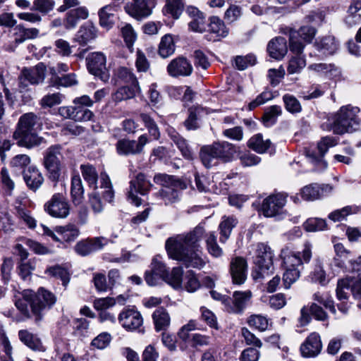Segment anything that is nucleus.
Here are the masks:
<instances>
[{"mask_svg": "<svg viewBox=\"0 0 361 361\" xmlns=\"http://www.w3.org/2000/svg\"><path fill=\"white\" fill-rule=\"evenodd\" d=\"M140 117L143 122L145 126L148 130L149 133L151 136L153 137L154 139L157 140L159 138L160 133L159 128L154 121V119L148 114L142 113L140 115Z\"/></svg>", "mask_w": 361, "mask_h": 361, "instance_id": "obj_49", "label": "nucleus"}, {"mask_svg": "<svg viewBox=\"0 0 361 361\" xmlns=\"http://www.w3.org/2000/svg\"><path fill=\"white\" fill-rule=\"evenodd\" d=\"M283 101L285 104L286 109L292 113H299L302 110L300 102L293 95L286 94L283 97Z\"/></svg>", "mask_w": 361, "mask_h": 361, "instance_id": "obj_57", "label": "nucleus"}, {"mask_svg": "<svg viewBox=\"0 0 361 361\" xmlns=\"http://www.w3.org/2000/svg\"><path fill=\"white\" fill-rule=\"evenodd\" d=\"M47 273L54 277L60 279L64 286H66L69 282V276L67 270L60 266H54L49 268L47 270Z\"/></svg>", "mask_w": 361, "mask_h": 361, "instance_id": "obj_60", "label": "nucleus"}, {"mask_svg": "<svg viewBox=\"0 0 361 361\" xmlns=\"http://www.w3.org/2000/svg\"><path fill=\"white\" fill-rule=\"evenodd\" d=\"M207 247L209 253L214 257H221L223 254L222 249L219 246L216 236L214 232H210L206 236Z\"/></svg>", "mask_w": 361, "mask_h": 361, "instance_id": "obj_47", "label": "nucleus"}, {"mask_svg": "<svg viewBox=\"0 0 361 361\" xmlns=\"http://www.w3.org/2000/svg\"><path fill=\"white\" fill-rule=\"evenodd\" d=\"M229 271L233 284H243L247 279V263L245 259L242 257L232 258Z\"/></svg>", "mask_w": 361, "mask_h": 361, "instance_id": "obj_18", "label": "nucleus"}, {"mask_svg": "<svg viewBox=\"0 0 361 361\" xmlns=\"http://www.w3.org/2000/svg\"><path fill=\"white\" fill-rule=\"evenodd\" d=\"M322 348L319 335L313 332L310 334L300 346V352L303 357H314L317 356Z\"/></svg>", "mask_w": 361, "mask_h": 361, "instance_id": "obj_22", "label": "nucleus"}, {"mask_svg": "<svg viewBox=\"0 0 361 361\" xmlns=\"http://www.w3.org/2000/svg\"><path fill=\"white\" fill-rule=\"evenodd\" d=\"M88 17V11L85 7H78L71 10L66 15L63 25L66 29L74 28L80 19H86Z\"/></svg>", "mask_w": 361, "mask_h": 361, "instance_id": "obj_30", "label": "nucleus"}, {"mask_svg": "<svg viewBox=\"0 0 361 361\" xmlns=\"http://www.w3.org/2000/svg\"><path fill=\"white\" fill-rule=\"evenodd\" d=\"M247 146L259 154L271 152L274 150V146L270 140H264L262 134L253 135L248 140Z\"/></svg>", "mask_w": 361, "mask_h": 361, "instance_id": "obj_25", "label": "nucleus"}, {"mask_svg": "<svg viewBox=\"0 0 361 361\" xmlns=\"http://www.w3.org/2000/svg\"><path fill=\"white\" fill-rule=\"evenodd\" d=\"M281 113L282 110L280 106L274 105L267 108L262 117L264 125L267 127L274 125Z\"/></svg>", "mask_w": 361, "mask_h": 361, "instance_id": "obj_43", "label": "nucleus"}, {"mask_svg": "<svg viewBox=\"0 0 361 361\" xmlns=\"http://www.w3.org/2000/svg\"><path fill=\"white\" fill-rule=\"evenodd\" d=\"M39 121V117L32 112L24 114L20 117L17 130L14 133V137L18 140V145L31 148L42 142L43 139L36 133Z\"/></svg>", "mask_w": 361, "mask_h": 361, "instance_id": "obj_4", "label": "nucleus"}, {"mask_svg": "<svg viewBox=\"0 0 361 361\" xmlns=\"http://www.w3.org/2000/svg\"><path fill=\"white\" fill-rule=\"evenodd\" d=\"M97 36L96 27L91 23H86L82 25L77 32L74 40L80 45H86L90 41L94 39Z\"/></svg>", "mask_w": 361, "mask_h": 361, "instance_id": "obj_24", "label": "nucleus"}, {"mask_svg": "<svg viewBox=\"0 0 361 361\" xmlns=\"http://www.w3.org/2000/svg\"><path fill=\"white\" fill-rule=\"evenodd\" d=\"M23 178L27 187L34 191L37 190L44 181L43 176L35 167H29L27 170H25Z\"/></svg>", "mask_w": 361, "mask_h": 361, "instance_id": "obj_29", "label": "nucleus"}, {"mask_svg": "<svg viewBox=\"0 0 361 361\" xmlns=\"http://www.w3.org/2000/svg\"><path fill=\"white\" fill-rule=\"evenodd\" d=\"M183 269L180 267H174L169 273L168 271L164 281L175 288L181 287L183 279Z\"/></svg>", "mask_w": 361, "mask_h": 361, "instance_id": "obj_41", "label": "nucleus"}, {"mask_svg": "<svg viewBox=\"0 0 361 361\" xmlns=\"http://www.w3.org/2000/svg\"><path fill=\"white\" fill-rule=\"evenodd\" d=\"M285 272L283 274V284L286 289L295 283L300 276V269L295 268L284 267Z\"/></svg>", "mask_w": 361, "mask_h": 361, "instance_id": "obj_55", "label": "nucleus"}, {"mask_svg": "<svg viewBox=\"0 0 361 361\" xmlns=\"http://www.w3.org/2000/svg\"><path fill=\"white\" fill-rule=\"evenodd\" d=\"M113 8L111 6H106L99 11V24L102 27L109 29L113 25Z\"/></svg>", "mask_w": 361, "mask_h": 361, "instance_id": "obj_51", "label": "nucleus"}, {"mask_svg": "<svg viewBox=\"0 0 361 361\" xmlns=\"http://www.w3.org/2000/svg\"><path fill=\"white\" fill-rule=\"evenodd\" d=\"M71 195L75 204H79L82 202L84 197V189L79 176H75L72 178Z\"/></svg>", "mask_w": 361, "mask_h": 361, "instance_id": "obj_37", "label": "nucleus"}, {"mask_svg": "<svg viewBox=\"0 0 361 361\" xmlns=\"http://www.w3.org/2000/svg\"><path fill=\"white\" fill-rule=\"evenodd\" d=\"M309 277L312 282L319 283L322 286L327 283L326 274L319 260L316 261L313 270Z\"/></svg>", "mask_w": 361, "mask_h": 361, "instance_id": "obj_45", "label": "nucleus"}, {"mask_svg": "<svg viewBox=\"0 0 361 361\" xmlns=\"http://www.w3.org/2000/svg\"><path fill=\"white\" fill-rule=\"evenodd\" d=\"M269 56L276 59H282L288 51L287 42L284 37H276L272 39L267 45Z\"/></svg>", "mask_w": 361, "mask_h": 361, "instance_id": "obj_23", "label": "nucleus"}, {"mask_svg": "<svg viewBox=\"0 0 361 361\" xmlns=\"http://www.w3.org/2000/svg\"><path fill=\"white\" fill-rule=\"evenodd\" d=\"M303 226L308 232H315L325 229L326 223L323 219L310 218L304 223Z\"/></svg>", "mask_w": 361, "mask_h": 361, "instance_id": "obj_54", "label": "nucleus"}, {"mask_svg": "<svg viewBox=\"0 0 361 361\" xmlns=\"http://www.w3.org/2000/svg\"><path fill=\"white\" fill-rule=\"evenodd\" d=\"M55 302L54 295L44 288H40L37 293L31 290H25L22 293V297L16 300L15 305L23 315L30 317L29 304L36 322H38L42 319L44 312L49 310Z\"/></svg>", "mask_w": 361, "mask_h": 361, "instance_id": "obj_2", "label": "nucleus"}, {"mask_svg": "<svg viewBox=\"0 0 361 361\" xmlns=\"http://www.w3.org/2000/svg\"><path fill=\"white\" fill-rule=\"evenodd\" d=\"M62 97L63 96L60 93L48 94L42 98L40 104L43 108H51L60 104L62 102Z\"/></svg>", "mask_w": 361, "mask_h": 361, "instance_id": "obj_62", "label": "nucleus"}, {"mask_svg": "<svg viewBox=\"0 0 361 361\" xmlns=\"http://www.w3.org/2000/svg\"><path fill=\"white\" fill-rule=\"evenodd\" d=\"M204 233L203 226L199 225L189 233L168 238L165 247L169 257L180 262L187 268L204 267L206 262L199 243Z\"/></svg>", "mask_w": 361, "mask_h": 361, "instance_id": "obj_1", "label": "nucleus"}, {"mask_svg": "<svg viewBox=\"0 0 361 361\" xmlns=\"http://www.w3.org/2000/svg\"><path fill=\"white\" fill-rule=\"evenodd\" d=\"M306 66V60L304 55H295L291 57L287 68L289 74L300 73Z\"/></svg>", "mask_w": 361, "mask_h": 361, "instance_id": "obj_46", "label": "nucleus"}, {"mask_svg": "<svg viewBox=\"0 0 361 361\" xmlns=\"http://www.w3.org/2000/svg\"><path fill=\"white\" fill-rule=\"evenodd\" d=\"M247 323L251 327H254L260 331H264L269 326V320L266 317L254 314L251 315L247 320Z\"/></svg>", "mask_w": 361, "mask_h": 361, "instance_id": "obj_53", "label": "nucleus"}, {"mask_svg": "<svg viewBox=\"0 0 361 361\" xmlns=\"http://www.w3.org/2000/svg\"><path fill=\"white\" fill-rule=\"evenodd\" d=\"M357 212V207L353 206H347L341 209H337L329 214V218L334 221H341L350 214Z\"/></svg>", "mask_w": 361, "mask_h": 361, "instance_id": "obj_58", "label": "nucleus"}, {"mask_svg": "<svg viewBox=\"0 0 361 361\" xmlns=\"http://www.w3.org/2000/svg\"><path fill=\"white\" fill-rule=\"evenodd\" d=\"M39 31L37 28H26L22 25H18L14 28L15 41L22 43L27 39H32L38 37Z\"/></svg>", "mask_w": 361, "mask_h": 361, "instance_id": "obj_33", "label": "nucleus"}, {"mask_svg": "<svg viewBox=\"0 0 361 361\" xmlns=\"http://www.w3.org/2000/svg\"><path fill=\"white\" fill-rule=\"evenodd\" d=\"M118 321L127 331H140L143 324V318L140 312L135 307L124 308L118 315Z\"/></svg>", "mask_w": 361, "mask_h": 361, "instance_id": "obj_11", "label": "nucleus"}, {"mask_svg": "<svg viewBox=\"0 0 361 361\" xmlns=\"http://www.w3.org/2000/svg\"><path fill=\"white\" fill-rule=\"evenodd\" d=\"M255 255L256 269L252 273L254 279L268 276L274 269V253L271 247L266 243H259L255 245Z\"/></svg>", "mask_w": 361, "mask_h": 361, "instance_id": "obj_6", "label": "nucleus"}, {"mask_svg": "<svg viewBox=\"0 0 361 361\" xmlns=\"http://www.w3.org/2000/svg\"><path fill=\"white\" fill-rule=\"evenodd\" d=\"M139 92H140L139 85L123 86L112 94V99L115 102H121L134 97L135 94Z\"/></svg>", "mask_w": 361, "mask_h": 361, "instance_id": "obj_36", "label": "nucleus"}, {"mask_svg": "<svg viewBox=\"0 0 361 361\" xmlns=\"http://www.w3.org/2000/svg\"><path fill=\"white\" fill-rule=\"evenodd\" d=\"M252 298V293L249 290L233 292V297L230 298L229 305H228V312L242 314L250 303Z\"/></svg>", "mask_w": 361, "mask_h": 361, "instance_id": "obj_20", "label": "nucleus"}, {"mask_svg": "<svg viewBox=\"0 0 361 361\" xmlns=\"http://www.w3.org/2000/svg\"><path fill=\"white\" fill-rule=\"evenodd\" d=\"M152 187V184L147 180L143 173H139L137 175L135 180H132L130 182V188L128 192V198L131 202L136 206H139L141 204L140 199L136 195L139 193L142 195L147 194Z\"/></svg>", "mask_w": 361, "mask_h": 361, "instance_id": "obj_15", "label": "nucleus"}, {"mask_svg": "<svg viewBox=\"0 0 361 361\" xmlns=\"http://www.w3.org/2000/svg\"><path fill=\"white\" fill-rule=\"evenodd\" d=\"M345 23L348 27H353L361 23V0H353L350 3Z\"/></svg>", "mask_w": 361, "mask_h": 361, "instance_id": "obj_28", "label": "nucleus"}, {"mask_svg": "<svg viewBox=\"0 0 361 361\" xmlns=\"http://www.w3.org/2000/svg\"><path fill=\"white\" fill-rule=\"evenodd\" d=\"M209 28L212 32L219 37H225L228 34V30L224 25V23L216 16L210 18Z\"/></svg>", "mask_w": 361, "mask_h": 361, "instance_id": "obj_42", "label": "nucleus"}, {"mask_svg": "<svg viewBox=\"0 0 361 361\" xmlns=\"http://www.w3.org/2000/svg\"><path fill=\"white\" fill-rule=\"evenodd\" d=\"M165 7L168 13L178 19L183 11L184 4L183 0H166Z\"/></svg>", "mask_w": 361, "mask_h": 361, "instance_id": "obj_50", "label": "nucleus"}, {"mask_svg": "<svg viewBox=\"0 0 361 361\" xmlns=\"http://www.w3.org/2000/svg\"><path fill=\"white\" fill-rule=\"evenodd\" d=\"M169 135L171 137V140L174 142V144L180 151L183 157L186 159L192 160L193 159L194 154L189 147L187 140L180 136L174 130L169 131Z\"/></svg>", "mask_w": 361, "mask_h": 361, "instance_id": "obj_31", "label": "nucleus"}, {"mask_svg": "<svg viewBox=\"0 0 361 361\" xmlns=\"http://www.w3.org/2000/svg\"><path fill=\"white\" fill-rule=\"evenodd\" d=\"M147 142L148 138L146 135H140L137 141L121 139L116 145V152L118 154L125 156L138 154L143 151Z\"/></svg>", "mask_w": 361, "mask_h": 361, "instance_id": "obj_14", "label": "nucleus"}, {"mask_svg": "<svg viewBox=\"0 0 361 361\" xmlns=\"http://www.w3.org/2000/svg\"><path fill=\"white\" fill-rule=\"evenodd\" d=\"M360 109L346 105L341 106L329 119L331 130L334 134L352 133L357 130L360 124Z\"/></svg>", "mask_w": 361, "mask_h": 361, "instance_id": "obj_3", "label": "nucleus"}, {"mask_svg": "<svg viewBox=\"0 0 361 361\" xmlns=\"http://www.w3.org/2000/svg\"><path fill=\"white\" fill-rule=\"evenodd\" d=\"M337 145V140L330 136H326L321 139L317 144V149L319 156L308 154V157L312 164L315 165L316 170L320 171L325 169L327 167L326 161L323 159V157L330 147H334Z\"/></svg>", "mask_w": 361, "mask_h": 361, "instance_id": "obj_17", "label": "nucleus"}, {"mask_svg": "<svg viewBox=\"0 0 361 361\" xmlns=\"http://www.w3.org/2000/svg\"><path fill=\"white\" fill-rule=\"evenodd\" d=\"M238 224V219L233 216H223L219 225L220 242L224 243L230 237L233 229Z\"/></svg>", "mask_w": 361, "mask_h": 361, "instance_id": "obj_26", "label": "nucleus"}, {"mask_svg": "<svg viewBox=\"0 0 361 361\" xmlns=\"http://www.w3.org/2000/svg\"><path fill=\"white\" fill-rule=\"evenodd\" d=\"M87 68L90 73L106 82L109 78L106 68V59L102 52H93L86 58Z\"/></svg>", "mask_w": 361, "mask_h": 361, "instance_id": "obj_10", "label": "nucleus"}, {"mask_svg": "<svg viewBox=\"0 0 361 361\" xmlns=\"http://www.w3.org/2000/svg\"><path fill=\"white\" fill-rule=\"evenodd\" d=\"M152 319L157 331L166 330L170 324V317L167 311L162 308H157L152 314Z\"/></svg>", "mask_w": 361, "mask_h": 361, "instance_id": "obj_34", "label": "nucleus"}, {"mask_svg": "<svg viewBox=\"0 0 361 361\" xmlns=\"http://www.w3.org/2000/svg\"><path fill=\"white\" fill-rule=\"evenodd\" d=\"M287 195L277 193L268 196L262 204V212L266 217H274L281 214L286 203Z\"/></svg>", "mask_w": 361, "mask_h": 361, "instance_id": "obj_13", "label": "nucleus"}, {"mask_svg": "<svg viewBox=\"0 0 361 361\" xmlns=\"http://www.w3.org/2000/svg\"><path fill=\"white\" fill-rule=\"evenodd\" d=\"M46 73V67L43 63H39L35 66L23 69L20 80V87H26L27 82L32 85H37L44 81Z\"/></svg>", "mask_w": 361, "mask_h": 361, "instance_id": "obj_16", "label": "nucleus"}, {"mask_svg": "<svg viewBox=\"0 0 361 361\" xmlns=\"http://www.w3.org/2000/svg\"><path fill=\"white\" fill-rule=\"evenodd\" d=\"M315 47L319 51L324 54H333L338 48V44L334 36L328 35L317 41Z\"/></svg>", "mask_w": 361, "mask_h": 361, "instance_id": "obj_35", "label": "nucleus"}, {"mask_svg": "<svg viewBox=\"0 0 361 361\" xmlns=\"http://www.w3.org/2000/svg\"><path fill=\"white\" fill-rule=\"evenodd\" d=\"M175 45L170 35H165L161 39L159 46V53L162 58H167L173 54Z\"/></svg>", "mask_w": 361, "mask_h": 361, "instance_id": "obj_40", "label": "nucleus"}, {"mask_svg": "<svg viewBox=\"0 0 361 361\" xmlns=\"http://www.w3.org/2000/svg\"><path fill=\"white\" fill-rule=\"evenodd\" d=\"M116 76L118 80L130 85H139L135 75L128 68L121 67L117 70Z\"/></svg>", "mask_w": 361, "mask_h": 361, "instance_id": "obj_56", "label": "nucleus"}, {"mask_svg": "<svg viewBox=\"0 0 361 361\" xmlns=\"http://www.w3.org/2000/svg\"><path fill=\"white\" fill-rule=\"evenodd\" d=\"M100 188L104 190L102 192L103 199L106 202H112L114 197V192L112 188V184L109 177L105 174L102 173L100 176Z\"/></svg>", "mask_w": 361, "mask_h": 361, "instance_id": "obj_44", "label": "nucleus"}, {"mask_svg": "<svg viewBox=\"0 0 361 361\" xmlns=\"http://www.w3.org/2000/svg\"><path fill=\"white\" fill-rule=\"evenodd\" d=\"M159 195L166 205L171 204L180 200V191L173 186H166L159 191Z\"/></svg>", "mask_w": 361, "mask_h": 361, "instance_id": "obj_39", "label": "nucleus"}, {"mask_svg": "<svg viewBox=\"0 0 361 361\" xmlns=\"http://www.w3.org/2000/svg\"><path fill=\"white\" fill-rule=\"evenodd\" d=\"M150 270H152V274L163 281L169 271L165 264L158 257H154L152 259Z\"/></svg>", "mask_w": 361, "mask_h": 361, "instance_id": "obj_61", "label": "nucleus"}, {"mask_svg": "<svg viewBox=\"0 0 361 361\" xmlns=\"http://www.w3.org/2000/svg\"><path fill=\"white\" fill-rule=\"evenodd\" d=\"M61 146L52 145L47 149L44 158V166L49 172V178L53 181L59 180L61 173Z\"/></svg>", "mask_w": 361, "mask_h": 361, "instance_id": "obj_8", "label": "nucleus"}, {"mask_svg": "<svg viewBox=\"0 0 361 361\" xmlns=\"http://www.w3.org/2000/svg\"><path fill=\"white\" fill-rule=\"evenodd\" d=\"M192 66L185 57H178L173 59L167 66L169 75L173 78L187 77L192 73Z\"/></svg>", "mask_w": 361, "mask_h": 361, "instance_id": "obj_21", "label": "nucleus"}, {"mask_svg": "<svg viewBox=\"0 0 361 361\" xmlns=\"http://www.w3.org/2000/svg\"><path fill=\"white\" fill-rule=\"evenodd\" d=\"M157 4V0H133L127 4L124 9L126 12L135 19L140 20L149 16Z\"/></svg>", "mask_w": 361, "mask_h": 361, "instance_id": "obj_12", "label": "nucleus"}, {"mask_svg": "<svg viewBox=\"0 0 361 361\" xmlns=\"http://www.w3.org/2000/svg\"><path fill=\"white\" fill-rule=\"evenodd\" d=\"M333 190L334 188L329 184L312 183L303 187L300 195L305 200L314 201L330 195Z\"/></svg>", "mask_w": 361, "mask_h": 361, "instance_id": "obj_19", "label": "nucleus"}, {"mask_svg": "<svg viewBox=\"0 0 361 361\" xmlns=\"http://www.w3.org/2000/svg\"><path fill=\"white\" fill-rule=\"evenodd\" d=\"M280 257L284 267L300 269L304 263H309L312 258V245L305 243L302 251H295L289 247L281 250Z\"/></svg>", "mask_w": 361, "mask_h": 361, "instance_id": "obj_7", "label": "nucleus"}, {"mask_svg": "<svg viewBox=\"0 0 361 361\" xmlns=\"http://www.w3.org/2000/svg\"><path fill=\"white\" fill-rule=\"evenodd\" d=\"M54 5L55 3L53 0H35L31 10L45 15L54 9Z\"/></svg>", "mask_w": 361, "mask_h": 361, "instance_id": "obj_59", "label": "nucleus"}, {"mask_svg": "<svg viewBox=\"0 0 361 361\" xmlns=\"http://www.w3.org/2000/svg\"><path fill=\"white\" fill-rule=\"evenodd\" d=\"M235 147L228 142H215L201 148L200 156L207 168L212 166L218 159L229 160L235 153Z\"/></svg>", "mask_w": 361, "mask_h": 361, "instance_id": "obj_5", "label": "nucleus"}, {"mask_svg": "<svg viewBox=\"0 0 361 361\" xmlns=\"http://www.w3.org/2000/svg\"><path fill=\"white\" fill-rule=\"evenodd\" d=\"M44 211L51 216L66 219L70 214V204L62 193L54 194L44 205Z\"/></svg>", "mask_w": 361, "mask_h": 361, "instance_id": "obj_9", "label": "nucleus"}, {"mask_svg": "<svg viewBox=\"0 0 361 361\" xmlns=\"http://www.w3.org/2000/svg\"><path fill=\"white\" fill-rule=\"evenodd\" d=\"M18 338L20 341L26 346L32 350L44 351L45 348L42 345L40 338L37 335L30 332L27 330L23 329L18 331Z\"/></svg>", "mask_w": 361, "mask_h": 361, "instance_id": "obj_27", "label": "nucleus"}, {"mask_svg": "<svg viewBox=\"0 0 361 361\" xmlns=\"http://www.w3.org/2000/svg\"><path fill=\"white\" fill-rule=\"evenodd\" d=\"M55 231L59 235L60 241L66 242L74 241L80 234L78 228L72 224L63 226H56Z\"/></svg>", "mask_w": 361, "mask_h": 361, "instance_id": "obj_32", "label": "nucleus"}, {"mask_svg": "<svg viewBox=\"0 0 361 361\" xmlns=\"http://www.w3.org/2000/svg\"><path fill=\"white\" fill-rule=\"evenodd\" d=\"M312 298L314 301L323 305L329 309L333 314H336V308L334 305V301L328 293H315Z\"/></svg>", "mask_w": 361, "mask_h": 361, "instance_id": "obj_52", "label": "nucleus"}, {"mask_svg": "<svg viewBox=\"0 0 361 361\" xmlns=\"http://www.w3.org/2000/svg\"><path fill=\"white\" fill-rule=\"evenodd\" d=\"M94 114L90 110L81 106H75L74 115L73 116L75 121H87L91 120Z\"/></svg>", "mask_w": 361, "mask_h": 361, "instance_id": "obj_63", "label": "nucleus"}, {"mask_svg": "<svg viewBox=\"0 0 361 361\" xmlns=\"http://www.w3.org/2000/svg\"><path fill=\"white\" fill-rule=\"evenodd\" d=\"M80 170L83 178L88 183L90 187H92L96 189L98 179V174L96 169L90 164H82L80 166Z\"/></svg>", "mask_w": 361, "mask_h": 361, "instance_id": "obj_38", "label": "nucleus"}, {"mask_svg": "<svg viewBox=\"0 0 361 361\" xmlns=\"http://www.w3.org/2000/svg\"><path fill=\"white\" fill-rule=\"evenodd\" d=\"M256 58L249 54L245 56H238L235 58V64L238 70L243 71L250 66L255 64Z\"/></svg>", "mask_w": 361, "mask_h": 361, "instance_id": "obj_64", "label": "nucleus"}, {"mask_svg": "<svg viewBox=\"0 0 361 361\" xmlns=\"http://www.w3.org/2000/svg\"><path fill=\"white\" fill-rule=\"evenodd\" d=\"M121 32L126 47L133 51V44L137 39L134 29L130 24H126L121 27Z\"/></svg>", "mask_w": 361, "mask_h": 361, "instance_id": "obj_48", "label": "nucleus"}]
</instances>
